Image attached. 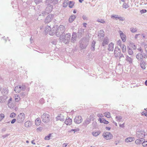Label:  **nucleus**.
Masks as SVG:
<instances>
[{
	"instance_id": "51",
	"label": "nucleus",
	"mask_w": 147,
	"mask_h": 147,
	"mask_svg": "<svg viewBox=\"0 0 147 147\" xmlns=\"http://www.w3.org/2000/svg\"><path fill=\"white\" fill-rule=\"evenodd\" d=\"M16 116V114L14 113H11L10 115V117L11 118H14Z\"/></svg>"
},
{
	"instance_id": "40",
	"label": "nucleus",
	"mask_w": 147,
	"mask_h": 147,
	"mask_svg": "<svg viewBox=\"0 0 147 147\" xmlns=\"http://www.w3.org/2000/svg\"><path fill=\"white\" fill-rule=\"evenodd\" d=\"M7 105L10 108H12L14 107V104L11 102H8Z\"/></svg>"
},
{
	"instance_id": "59",
	"label": "nucleus",
	"mask_w": 147,
	"mask_h": 147,
	"mask_svg": "<svg viewBox=\"0 0 147 147\" xmlns=\"http://www.w3.org/2000/svg\"><path fill=\"white\" fill-rule=\"evenodd\" d=\"M42 0H35V2L36 4H38L42 1Z\"/></svg>"
},
{
	"instance_id": "20",
	"label": "nucleus",
	"mask_w": 147,
	"mask_h": 147,
	"mask_svg": "<svg viewBox=\"0 0 147 147\" xmlns=\"http://www.w3.org/2000/svg\"><path fill=\"white\" fill-rule=\"evenodd\" d=\"M105 34L103 30H100L98 34V36L100 38H102L104 36Z\"/></svg>"
},
{
	"instance_id": "18",
	"label": "nucleus",
	"mask_w": 147,
	"mask_h": 147,
	"mask_svg": "<svg viewBox=\"0 0 147 147\" xmlns=\"http://www.w3.org/2000/svg\"><path fill=\"white\" fill-rule=\"evenodd\" d=\"M135 140V138L133 137H129L127 138L125 140V142H126L128 143L131 142Z\"/></svg>"
},
{
	"instance_id": "56",
	"label": "nucleus",
	"mask_w": 147,
	"mask_h": 147,
	"mask_svg": "<svg viewBox=\"0 0 147 147\" xmlns=\"http://www.w3.org/2000/svg\"><path fill=\"white\" fill-rule=\"evenodd\" d=\"M146 11L147 10L145 9H142V10L140 11V12L141 14L144 13L146 12Z\"/></svg>"
},
{
	"instance_id": "26",
	"label": "nucleus",
	"mask_w": 147,
	"mask_h": 147,
	"mask_svg": "<svg viewBox=\"0 0 147 147\" xmlns=\"http://www.w3.org/2000/svg\"><path fill=\"white\" fill-rule=\"evenodd\" d=\"M84 29L82 28L79 29L78 31V36H80V37L82 35L83 33L84 32Z\"/></svg>"
},
{
	"instance_id": "48",
	"label": "nucleus",
	"mask_w": 147,
	"mask_h": 147,
	"mask_svg": "<svg viewBox=\"0 0 147 147\" xmlns=\"http://www.w3.org/2000/svg\"><path fill=\"white\" fill-rule=\"evenodd\" d=\"M125 61V59L124 58L119 57V61L121 63H124Z\"/></svg>"
},
{
	"instance_id": "42",
	"label": "nucleus",
	"mask_w": 147,
	"mask_h": 147,
	"mask_svg": "<svg viewBox=\"0 0 147 147\" xmlns=\"http://www.w3.org/2000/svg\"><path fill=\"white\" fill-rule=\"evenodd\" d=\"M68 3V0H65L63 3V7H66Z\"/></svg>"
},
{
	"instance_id": "43",
	"label": "nucleus",
	"mask_w": 147,
	"mask_h": 147,
	"mask_svg": "<svg viewBox=\"0 0 147 147\" xmlns=\"http://www.w3.org/2000/svg\"><path fill=\"white\" fill-rule=\"evenodd\" d=\"M130 30L131 32L134 33L137 32V29L135 28L132 27L130 28Z\"/></svg>"
},
{
	"instance_id": "10",
	"label": "nucleus",
	"mask_w": 147,
	"mask_h": 147,
	"mask_svg": "<svg viewBox=\"0 0 147 147\" xmlns=\"http://www.w3.org/2000/svg\"><path fill=\"white\" fill-rule=\"evenodd\" d=\"M74 122L76 123H80L82 121V119L80 116H76L74 119Z\"/></svg>"
},
{
	"instance_id": "61",
	"label": "nucleus",
	"mask_w": 147,
	"mask_h": 147,
	"mask_svg": "<svg viewBox=\"0 0 147 147\" xmlns=\"http://www.w3.org/2000/svg\"><path fill=\"white\" fill-rule=\"evenodd\" d=\"M20 95L21 97H24L25 96V94L24 93L22 92L20 93Z\"/></svg>"
},
{
	"instance_id": "11",
	"label": "nucleus",
	"mask_w": 147,
	"mask_h": 147,
	"mask_svg": "<svg viewBox=\"0 0 147 147\" xmlns=\"http://www.w3.org/2000/svg\"><path fill=\"white\" fill-rule=\"evenodd\" d=\"M53 14H50L47 17L45 20L46 23H48L50 22L53 19Z\"/></svg>"
},
{
	"instance_id": "38",
	"label": "nucleus",
	"mask_w": 147,
	"mask_h": 147,
	"mask_svg": "<svg viewBox=\"0 0 147 147\" xmlns=\"http://www.w3.org/2000/svg\"><path fill=\"white\" fill-rule=\"evenodd\" d=\"M122 7L123 8L126 9L128 8L129 6L127 3H124L122 5Z\"/></svg>"
},
{
	"instance_id": "29",
	"label": "nucleus",
	"mask_w": 147,
	"mask_h": 147,
	"mask_svg": "<svg viewBox=\"0 0 147 147\" xmlns=\"http://www.w3.org/2000/svg\"><path fill=\"white\" fill-rule=\"evenodd\" d=\"M14 98L16 102H18L21 99V98L18 94L15 95Z\"/></svg>"
},
{
	"instance_id": "57",
	"label": "nucleus",
	"mask_w": 147,
	"mask_h": 147,
	"mask_svg": "<svg viewBox=\"0 0 147 147\" xmlns=\"http://www.w3.org/2000/svg\"><path fill=\"white\" fill-rule=\"evenodd\" d=\"M131 45L132 46V48L134 50H135L136 48V45L134 44L133 43H131Z\"/></svg>"
},
{
	"instance_id": "6",
	"label": "nucleus",
	"mask_w": 147,
	"mask_h": 147,
	"mask_svg": "<svg viewBox=\"0 0 147 147\" xmlns=\"http://www.w3.org/2000/svg\"><path fill=\"white\" fill-rule=\"evenodd\" d=\"M102 136L107 140H110L113 138V136L112 134L109 132H104L102 134Z\"/></svg>"
},
{
	"instance_id": "2",
	"label": "nucleus",
	"mask_w": 147,
	"mask_h": 147,
	"mask_svg": "<svg viewBox=\"0 0 147 147\" xmlns=\"http://www.w3.org/2000/svg\"><path fill=\"white\" fill-rule=\"evenodd\" d=\"M71 37V34L70 33H67L64 36H60L59 38L60 40L63 42L65 44H67L69 42L70 39Z\"/></svg>"
},
{
	"instance_id": "16",
	"label": "nucleus",
	"mask_w": 147,
	"mask_h": 147,
	"mask_svg": "<svg viewBox=\"0 0 147 147\" xmlns=\"http://www.w3.org/2000/svg\"><path fill=\"white\" fill-rule=\"evenodd\" d=\"M72 119L69 117H67L65 121V123L67 125H70L72 123Z\"/></svg>"
},
{
	"instance_id": "17",
	"label": "nucleus",
	"mask_w": 147,
	"mask_h": 147,
	"mask_svg": "<svg viewBox=\"0 0 147 147\" xmlns=\"http://www.w3.org/2000/svg\"><path fill=\"white\" fill-rule=\"evenodd\" d=\"M109 41V39L107 37H105L103 39V42H102V45L104 46L107 45Z\"/></svg>"
},
{
	"instance_id": "50",
	"label": "nucleus",
	"mask_w": 147,
	"mask_h": 147,
	"mask_svg": "<svg viewBox=\"0 0 147 147\" xmlns=\"http://www.w3.org/2000/svg\"><path fill=\"white\" fill-rule=\"evenodd\" d=\"M51 134H49L48 136H45V139L46 140H49L50 139V138L51 136Z\"/></svg>"
},
{
	"instance_id": "60",
	"label": "nucleus",
	"mask_w": 147,
	"mask_h": 147,
	"mask_svg": "<svg viewBox=\"0 0 147 147\" xmlns=\"http://www.w3.org/2000/svg\"><path fill=\"white\" fill-rule=\"evenodd\" d=\"M82 18L84 20H88V18L85 15H83L82 16Z\"/></svg>"
},
{
	"instance_id": "64",
	"label": "nucleus",
	"mask_w": 147,
	"mask_h": 147,
	"mask_svg": "<svg viewBox=\"0 0 147 147\" xmlns=\"http://www.w3.org/2000/svg\"><path fill=\"white\" fill-rule=\"evenodd\" d=\"M79 130H80V129H79L78 128L74 129V133L75 132L78 131H79Z\"/></svg>"
},
{
	"instance_id": "55",
	"label": "nucleus",
	"mask_w": 147,
	"mask_h": 147,
	"mask_svg": "<svg viewBox=\"0 0 147 147\" xmlns=\"http://www.w3.org/2000/svg\"><path fill=\"white\" fill-rule=\"evenodd\" d=\"M88 44L87 43L85 45H84V46H83V44H81L80 45V47H81L82 48V49H85V48L87 46V45H88Z\"/></svg>"
},
{
	"instance_id": "21",
	"label": "nucleus",
	"mask_w": 147,
	"mask_h": 147,
	"mask_svg": "<svg viewBox=\"0 0 147 147\" xmlns=\"http://www.w3.org/2000/svg\"><path fill=\"white\" fill-rule=\"evenodd\" d=\"M146 65V63L144 60H142L141 61L140 63V66L143 69H145Z\"/></svg>"
},
{
	"instance_id": "15",
	"label": "nucleus",
	"mask_w": 147,
	"mask_h": 147,
	"mask_svg": "<svg viewBox=\"0 0 147 147\" xmlns=\"http://www.w3.org/2000/svg\"><path fill=\"white\" fill-rule=\"evenodd\" d=\"M77 38V34L76 32H74L72 33V36L71 38V41L74 43L75 42Z\"/></svg>"
},
{
	"instance_id": "46",
	"label": "nucleus",
	"mask_w": 147,
	"mask_h": 147,
	"mask_svg": "<svg viewBox=\"0 0 147 147\" xmlns=\"http://www.w3.org/2000/svg\"><path fill=\"white\" fill-rule=\"evenodd\" d=\"M97 21L98 22H100L102 24H105V22L103 19H98Z\"/></svg>"
},
{
	"instance_id": "33",
	"label": "nucleus",
	"mask_w": 147,
	"mask_h": 147,
	"mask_svg": "<svg viewBox=\"0 0 147 147\" xmlns=\"http://www.w3.org/2000/svg\"><path fill=\"white\" fill-rule=\"evenodd\" d=\"M51 30L50 26H47L45 27V32L46 33H47L49 31L50 32Z\"/></svg>"
},
{
	"instance_id": "19",
	"label": "nucleus",
	"mask_w": 147,
	"mask_h": 147,
	"mask_svg": "<svg viewBox=\"0 0 147 147\" xmlns=\"http://www.w3.org/2000/svg\"><path fill=\"white\" fill-rule=\"evenodd\" d=\"M114 44L113 42H111L109 45L108 50L109 51H113V50Z\"/></svg>"
},
{
	"instance_id": "49",
	"label": "nucleus",
	"mask_w": 147,
	"mask_h": 147,
	"mask_svg": "<svg viewBox=\"0 0 147 147\" xmlns=\"http://www.w3.org/2000/svg\"><path fill=\"white\" fill-rule=\"evenodd\" d=\"M5 117V115L3 113L0 114V121H2Z\"/></svg>"
},
{
	"instance_id": "32",
	"label": "nucleus",
	"mask_w": 147,
	"mask_h": 147,
	"mask_svg": "<svg viewBox=\"0 0 147 147\" xmlns=\"http://www.w3.org/2000/svg\"><path fill=\"white\" fill-rule=\"evenodd\" d=\"M57 3V0H48L47 1V3L49 4L53 3V4H55Z\"/></svg>"
},
{
	"instance_id": "44",
	"label": "nucleus",
	"mask_w": 147,
	"mask_h": 147,
	"mask_svg": "<svg viewBox=\"0 0 147 147\" xmlns=\"http://www.w3.org/2000/svg\"><path fill=\"white\" fill-rule=\"evenodd\" d=\"M74 3L73 1H70L69 2V7L70 8H72L74 5Z\"/></svg>"
},
{
	"instance_id": "47",
	"label": "nucleus",
	"mask_w": 147,
	"mask_h": 147,
	"mask_svg": "<svg viewBox=\"0 0 147 147\" xmlns=\"http://www.w3.org/2000/svg\"><path fill=\"white\" fill-rule=\"evenodd\" d=\"M141 34H136L134 36V39L136 40L138 38H140L141 37Z\"/></svg>"
},
{
	"instance_id": "13",
	"label": "nucleus",
	"mask_w": 147,
	"mask_h": 147,
	"mask_svg": "<svg viewBox=\"0 0 147 147\" xmlns=\"http://www.w3.org/2000/svg\"><path fill=\"white\" fill-rule=\"evenodd\" d=\"M53 8V6L52 5L49 4L46 8L45 12L48 13H49L51 11Z\"/></svg>"
},
{
	"instance_id": "28",
	"label": "nucleus",
	"mask_w": 147,
	"mask_h": 147,
	"mask_svg": "<svg viewBox=\"0 0 147 147\" xmlns=\"http://www.w3.org/2000/svg\"><path fill=\"white\" fill-rule=\"evenodd\" d=\"M136 57L138 60H140L143 57V56L141 53H139L137 55Z\"/></svg>"
},
{
	"instance_id": "52",
	"label": "nucleus",
	"mask_w": 147,
	"mask_h": 147,
	"mask_svg": "<svg viewBox=\"0 0 147 147\" xmlns=\"http://www.w3.org/2000/svg\"><path fill=\"white\" fill-rule=\"evenodd\" d=\"M142 144L144 147H147V141L143 142Z\"/></svg>"
},
{
	"instance_id": "9",
	"label": "nucleus",
	"mask_w": 147,
	"mask_h": 147,
	"mask_svg": "<svg viewBox=\"0 0 147 147\" xmlns=\"http://www.w3.org/2000/svg\"><path fill=\"white\" fill-rule=\"evenodd\" d=\"M118 33L120 34V36L123 42H125L126 37L125 34H124L121 30L119 31Z\"/></svg>"
},
{
	"instance_id": "31",
	"label": "nucleus",
	"mask_w": 147,
	"mask_h": 147,
	"mask_svg": "<svg viewBox=\"0 0 147 147\" xmlns=\"http://www.w3.org/2000/svg\"><path fill=\"white\" fill-rule=\"evenodd\" d=\"M100 133V131H98L92 132V134L94 136L96 137L98 136Z\"/></svg>"
},
{
	"instance_id": "4",
	"label": "nucleus",
	"mask_w": 147,
	"mask_h": 147,
	"mask_svg": "<svg viewBox=\"0 0 147 147\" xmlns=\"http://www.w3.org/2000/svg\"><path fill=\"white\" fill-rule=\"evenodd\" d=\"M50 116L49 114L45 113L41 115V119L42 121L44 123H48L50 120Z\"/></svg>"
},
{
	"instance_id": "22",
	"label": "nucleus",
	"mask_w": 147,
	"mask_h": 147,
	"mask_svg": "<svg viewBox=\"0 0 147 147\" xmlns=\"http://www.w3.org/2000/svg\"><path fill=\"white\" fill-rule=\"evenodd\" d=\"M98 121H100V123H103L105 124H108L109 123L106 120L103 118H99L98 119Z\"/></svg>"
},
{
	"instance_id": "30",
	"label": "nucleus",
	"mask_w": 147,
	"mask_h": 147,
	"mask_svg": "<svg viewBox=\"0 0 147 147\" xmlns=\"http://www.w3.org/2000/svg\"><path fill=\"white\" fill-rule=\"evenodd\" d=\"M41 121L39 118H38L35 120V124L37 126L40 125L41 123Z\"/></svg>"
},
{
	"instance_id": "14",
	"label": "nucleus",
	"mask_w": 147,
	"mask_h": 147,
	"mask_svg": "<svg viewBox=\"0 0 147 147\" xmlns=\"http://www.w3.org/2000/svg\"><path fill=\"white\" fill-rule=\"evenodd\" d=\"M121 51L118 48H115L114 51V55L116 57L119 55Z\"/></svg>"
},
{
	"instance_id": "62",
	"label": "nucleus",
	"mask_w": 147,
	"mask_h": 147,
	"mask_svg": "<svg viewBox=\"0 0 147 147\" xmlns=\"http://www.w3.org/2000/svg\"><path fill=\"white\" fill-rule=\"evenodd\" d=\"M16 121V119H13L11 121V123L12 124L14 123Z\"/></svg>"
},
{
	"instance_id": "8",
	"label": "nucleus",
	"mask_w": 147,
	"mask_h": 147,
	"mask_svg": "<svg viewBox=\"0 0 147 147\" xmlns=\"http://www.w3.org/2000/svg\"><path fill=\"white\" fill-rule=\"evenodd\" d=\"M133 59L132 57H129L128 55L125 56V60L130 64H132L133 63Z\"/></svg>"
},
{
	"instance_id": "45",
	"label": "nucleus",
	"mask_w": 147,
	"mask_h": 147,
	"mask_svg": "<svg viewBox=\"0 0 147 147\" xmlns=\"http://www.w3.org/2000/svg\"><path fill=\"white\" fill-rule=\"evenodd\" d=\"M122 51L123 53H125L126 51V47L125 45L123 44L122 47Z\"/></svg>"
},
{
	"instance_id": "3",
	"label": "nucleus",
	"mask_w": 147,
	"mask_h": 147,
	"mask_svg": "<svg viewBox=\"0 0 147 147\" xmlns=\"http://www.w3.org/2000/svg\"><path fill=\"white\" fill-rule=\"evenodd\" d=\"M146 135V132L143 130H139L137 131L136 133V137L141 139H143Z\"/></svg>"
},
{
	"instance_id": "1",
	"label": "nucleus",
	"mask_w": 147,
	"mask_h": 147,
	"mask_svg": "<svg viewBox=\"0 0 147 147\" xmlns=\"http://www.w3.org/2000/svg\"><path fill=\"white\" fill-rule=\"evenodd\" d=\"M65 28L62 25H60L58 27L57 26H54L49 32L50 35H53L55 33L57 36H59L65 32Z\"/></svg>"
},
{
	"instance_id": "5",
	"label": "nucleus",
	"mask_w": 147,
	"mask_h": 147,
	"mask_svg": "<svg viewBox=\"0 0 147 147\" xmlns=\"http://www.w3.org/2000/svg\"><path fill=\"white\" fill-rule=\"evenodd\" d=\"M26 89V87L24 85H19L16 86L14 91L17 93H20L21 91H24Z\"/></svg>"
},
{
	"instance_id": "27",
	"label": "nucleus",
	"mask_w": 147,
	"mask_h": 147,
	"mask_svg": "<svg viewBox=\"0 0 147 147\" xmlns=\"http://www.w3.org/2000/svg\"><path fill=\"white\" fill-rule=\"evenodd\" d=\"M90 118H91V116L90 117ZM91 118H87L84 122V125H86L88 124L91 121Z\"/></svg>"
},
{
	"instance_id": "41",
	"label": "nucleus",
	"mask_w": 147,
	"mask_h": 147,
	"mask_svg": "<svg viewBox=\"0 0 147 147\" xmlns=\"http://www.w3.org/2000/svg\"><path fill=\"white\" fill-rule=\"evenodd\" d=\"M104 115L108 118H110L111 117L110 113L109 112H105L104 113Z\"/></svg>"
},
{
	"instance_id": "35",
	"label": "nucleus",
	"mask_w": 147,
	"mask_h": 147,
	"mask_svg": "<svg viewBox=\"0 0 147 147\" xmlns=\"http://www.w3.org/2000/svg\"><path fill=\"white\" fill-rule=\"evenodd\" d=\"M119 16L117 15L113 14L111 15V17L112 19H115L116 20H118Z\"/></svg>"
},
{
	"instance_id": "34",
	"label": "nucleus",
	"mask_w": 147,
	"mask_h": 147,
	"mask_svg": "<svg viewBox=\"0 0 147 147\" xmlns=\"http://www.w3.org/2000/svg\"><path fill=\"white\" fill-rule=\"evenodd\" d=\"M96 43V42L93 40L92 42L91 49V51H94L95 50V45Z\"/></svg>"
},
{
	"instance_id": "25",
	"label": "nucleus",
	"mask_w": 147,
	"mask_h": 147,
	"mask_svg": "<svg viewBox=\"0 0 147 147\" xmlns=\"http://www.w3.org/2000/svg\"><path fill=\"white\" fill-rule=\"evenodd\" d=\"M6 98H7L4 96H0V103H1L4 102Z\"/></svg>"
},
{
	"instance_id": "37",
	"label": "nucleus",
	"mask_w": 147,
	"mask_h": 147,
	"mask_svg": "<svg viewBox=\"0 0 147 147\" xmlns=\"http://www.w3.org/2000/svg\"><path fill=\"white\" fill-rule=\"evenodd\" d=\"M127 52L128 54L130 55H132L134 54V52L132 50L129 48L127 49Z\"/></svg>"
},
{
	"instance_id": "54",
	"label": "nucleus",
	"mask_w": 147,
	"mask_h": 147,
	"mask_svg": "<svg viewBox=\"0 0 147 147\" xmlns=\"http://www.w3.org/2000/svg\"><path fill=\"white\" fill-rule=\"evenodd\" d=\"M118 20H119V21H123L125 20V19L124 17H121L119 16Z\"/></svg>"
},
{
	"instance_id": "39",
	"label": "nucleus",
	"mask_w": 147,
	"mask_h": 147,
	"mask_svg": "<svg viewBox=\"0 0 147 147\" xmlns=\"http://www.w3.org/2000/svg\"><path fill=\"white\" fill-rule=\"evenodd\" d=\"M143 141V139H139L136 140L135 141V142L136 144H140L142 143V142Z\"/></svg>"
},
{
	"instance_id": "24",
	"label": "nucleus",
	"mask_w": 147,
	"mask_h": 147,
	"mask_svg": "<svg viewBox=\"0 0 147 147\" xmlns=\"http://www.w3.org/2000/svg\"><path fill=\"white\" fill-rule=\"evenodd\" d=\"M32 123L31 121H27L25 123V127H30L31 126Z\"/></svg>"
},
{
	"instance_id": "53",
	"label": "nucleus",
	"mask_w": 147,
	"mask_h": 147,
	"mask_svg": "<svg viewBox=\"0 0 147 147\" xmlns=\"http://www.w3.org/2000/svg\"><path fill=\"white\" fill-rule=\"evenodd\" d=\"M94 128H96L97 127V123L96 121H94L92 124Z\"/></svg>"
},
{
	"instance_id": "36",
	"label": "nucleus",
	"mask_w": 147,
	"mask_h": 147,
	"mask_svg": "<svg viewBox=\"0 0 147 147\" xmlns=\"http://www.w3.org/2000/svg\"><path fill=\"white\" fill-rule=\"evenodd\" d=\"M117 122H120L121 121L122 119V117L120 115L117 116L115 118Z\"/></svg>"
},
{
	"instance_id": "23",
	"label": "nucleus",
	"mask_w": 147,
	"mask_h": 147,
	"mask_svg": "<svg viewBox=\"0 0 147 147\" xmlns=\"http://www.w3.org/2000/svg\"><path fill=\"white\" fill-rule=\"evenodd\" d=\"M76 15H72L69 18V22L70 23H72L74 20L76 18Z\"/></svg>"
},
{
	"instance_id": "7",
	"label": "nucleus",
	"mask_w": 147,
	"mask_h": 147,
	"mask_svg": "<svg viewBox=\"0 0 147 147\" xmlns=\"http://www.w3.org/2000/svg\"><path fill=\"white\" fill-rule=\"evenodd\" d=\"M25 119V115L23 113H21L18 116L17 121L18 123H22L23 122Z\"/></svg>"
},
{
	"instance_id": "12",
	"label": "nucleus",
	"mask_w": 147,
	"mask_h": 147,
	"mask_svg": "<svg viewBox=\"0 0 147 147\" xmlns=\"http://www.w3.org/2000/svg\"><path fill=\"white\" fill-rule=\"evenodd\" d=\"M56 120H60L61 121H63L65 120V117L63 114H58L57 116L56 117Z\"/></svg>"
},
{
	"instance_id": "63",
	"label": "nucleus",
	"mask_w": 147,
	"mask_h": 147,
	"mask_svg": "<svg viewBox=\"0 0 147 147\" xmlns=\"http://www.w3.org/2000/svg\"><path fill=\"white\" fill-rule=\"evenodd\" d=\"M97 116L99 117H103V114L101 113L98 114L97 115Z\"/></svg>"
},
{
	"instance_id": "58",
	"label": "nucleus",
	"mask_w": 147,
	"mask_h": 147,
	"mask_svg": "<svg viewBox=\"0 0 147 147\" xmlns=\"http://www.w3.org/2000/svg\"><path fill=\"white\" fill-rule=\"evenodd\" d=\"M121 40H119L117 41V45L120 46H121Z\"/></svg>"
}]
</instances>
